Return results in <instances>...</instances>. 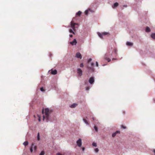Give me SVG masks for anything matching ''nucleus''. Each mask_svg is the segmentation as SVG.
<instances>
[{"label": "nucleus", "instance_id": "39", "mask_svg": "<svg viewBox=\"0 0 155 155\" xmlns=\"http://www.w3.org/2000/svg\"><path fill=\"white\" fill-rule=\"evenodd\" d=\"M38 117H39V118H38V121L39 122H40L41 121V119H40V117H39L38 115Z\"/></svg>", "mask_w": 155, "mask_h": 155}, {"label": "nucleus", "instance_id": "36", "mask_svg": "<svg viewBox=\"0 0 155 155\" xmlns=\"http://www.w3.org/2000/svg\"><path fill=\"white\" fill-rule=\"evenodd\" d=\"M106 60L108 62H109L111 61L110 59V58H109L107 59Z\"/></svg>", "mask_w": 155, "mask_h": 155}, {"label": "nucleus", "instance_id": "9", "mask_svg": "<svg viewBox=\"0 0 155 155\" xmlns=\"http://www.w3.org/2000/svg\"><path fill=\"white\" fill-rule=\"evenodd\" d=\"M70 43L72 45H76L77 43V40L75 39H74L72 41H71Z\"/></svg>", "mask_w": 155, "mask_h": 155}, {"label": "nucleus", "instance_id": "2", "mask_svg": "<svg viewBox=\"0 0 155 155\" xmlns=\"http://www.w3.org/2000/svg\"><path fill=\"white\" fill-rule=\"evenodd\" d=\"M76 25H78V24L73 23L72 21L71 22V27L72 28L73 31L76 30V28H78V27H75Z\"/></svg>", "mask_w": 155, "mask_h": 155}, {"label": "nucleus", "instance_id": "26", "mask_svg": "<svg viewBox=\"0 0 155 155\" xmlns=\"http://www.w3.org/2000/svg\"><path fill=\"white\" fill-rule=\"evenodd\" d=\"M90 87L89 86L87 87L86 88V91H88L90 89Z\"/></svg>", "mask_w": 155, "mask_h": 155}, {"label": "nucleus", "instance_id": "1", "mask_svg": "<svg viewBox=\"0 0 155 155\" xmlns=\"http://www.w3.org/2000/svg\"><path fill=\"white\" fill-rule=\"evenodd\" d=\"M52 112V110L49 109L48 108H45V109H43L42 110V113L43 114V120H45V121L47 122L49 121L52 122L50 115Z\"/></svg>", "mask_w": 155, "mask_h": 155}, {"label": "nucleus", "instance_id": "23", "mask_svg": "<svg viewBox=\"0 0 155 155\" xmlns=\"http://www.w3.org/2000/svg\"><path fill=\"white\" fill-rule=\"evenodd\" d=\"M108 55L107 54V53H106L105 54V56H104V59H107L108 58Z\"/></svg>", "mask_w": 155, "mask_h": 155}, {"label": "nucleus", "instance_id": "31", "mask_svg": "<svg viewBox=\"0 0 155 155\" xmlns=\"http://www.w3.org/2000/svg\"><path fill=\"white\" fill-rule=\"evenodd\" d=\"M94 151L96 152H97L99 151V149L98 148H95L94 150Z\"/></svg>", "mask_w": 155, "mask_h": 155}, {"label": "nucleus", "instance_id": "33", "mask_svg": "<svg viewBox=\"0 0 155 155\" xmlns=\"http://www.w3.org/2000/svg\"><path fill=\"white\" fill-rule=\"evenodd\" d=\"M114 52L115 54H116L117 52V50L116 49H114Z\"/></svg>", "mask_w": 155, "mask_h": 155}, {"label": "nucleus", "instance_id": "35", "mask_svg": "<svg viewBox=\"0 0 155 155\" xmlns=\"http://www.w3.org/2000/svg\"><path fill=\"white\" fill-rule=\"evenodd\" d=\"M92 59H91V58H89V59L88 60V62H90V61H92Z\"/></svg>", "mask_w": 155, "mask_h": 155}, {"label": "nucleus", "instance_id": "6", "mask_svg": "<svg viewBox=\"0 0 155 155\" xmlns=\"http://www.w3.org/2000/svg\"><path fill=\"white\" fill-rule=\"evenodd\" d=\"M94 64V63H91V67L87 66V68L89 70H91L92 71H94V68L93 67V66Z\"/></svg>", "mask_w": 155, "mask_h": 155}, {"label": "nucleus", "instance_id": "20", "mask_svg": "<svg viewBox=\"0 0 155 155\" xmlns=\"http://www.w3.org/2000/svg\"><path fill=\"white\" fill-rule=\"evenodd\" d=\"M37 139L38 141L40 140V134L39 132L37 134Z\"/></svg>", "mask_w": 155, "mask_h": 155}, {"label": "nucleus", "instance_id": "3", "mask_svg": "<svg viewBox=\"0 0 155 155\" xmlns=\"http://www.w3.org/2000/svg\"><path fill=\"white\" fill-rule=\"evenodd\" d=\"M108 34V33L107 32H104L102 33H101L99 32H98L97 33V34L98 36L101 39H102L103 38V35H107Z\"/></svg>", "mask_w": 155, "mask_h": 155}, {"label": "nucleus", "instance_id": "48", "mask_svg": "<svg viewBox=\"0 0 155 155\" xmlns=\"http://www.w3.org/2000/svg\"><path fill=\"white\" fill-rule=\"evenodd\" d=\"M105 65H106V64H103V66H105Z\"/></svg>", "mask_w": 155, "mask_h": 155}, {"label": "nucleus", "instance_id": "28", "mask_svg": "<svg viewBox=\"0 0 155 155\" xmlns=\"http://www.w3.org/2000/svg\"><path fill=\"white\" fill-rule=\"evenodd\" d=\"M40 90L42 92H44L45 91V90L44 89L43 87L40 88Z\"/></svg>", "mask_w": 155, "mask_h": 155}, {"label": "nucleus", "instance_id": "7", "mask_svg": "<svg viewBox=\"0 0 155 155\" xmlns=\"http://www.w3.org/2000/svg\"><path fill=\"white\" fill-rule=\"evenodd\" d=\"M77 143L78 146L79 147H81L82 145L81 139H79L77 141Z\"/></svg>", "mask_w": 155, "mask_h": 155}, {"label": "nucleus", "instance_id": "17", "mask_svg": "<svg viewBox=\"0 0 155 155\" xmlns=\"http://www.w3.org/2000/svg\"><path fill=\"white\" fill-rule=\"evenodd\" d=\"M151 37L153 38V39H155V33H152L151 35Z\"/></svg>", "mask_w": 155, "mask_h": 155}, {"label": "nucleus", "instance_id": "24", "mask_svg": "<svg viewBox=\"0 0 155 155\" xmlns=\"http://www.w3.org/2000/svg\"><path fill=\"white\" fill-rule=\"evenodd\" d=\"M69 31L70 33H72L73 34H75V33L73 31V30L72 29H70L69 30Z\"/></svg>", "mask_w": 155, "mask_h": 155}, {"label": "nucleus", "instance_id": "44", "mask_svg": "<svg viewBox=\"0 0 155 155\" xmlns=\"http://www.w3.org/2000/svg\"><path fill=\"white\" fill-rule=\"evenodd\" d=\"M153 151L154 153V155H155V149H154L153 150Z\"/></svg>", "mask_w": 155, "mask_h": 155}, {"label": "nucleus", "instance_id": "25", "mask_svg": "<svg viewBox=\"0 0 155 155\" xmlns=\"http://www.w3.org/2000/svg\"><path fill=\"white\" fill-rule=\"evenodd\" d=\"M92 145L93 146L96 147L97 146V144L96 143L93 142L92 143Z\"/></svg>", "mask_w": 155, "mask_h": 155}, {"label": "nucleus", "instance_id": "47", "mask_svg": "<svg viewBox=\"0 0 155 155\" xmlns=\"http://www.w3.org/2000/svg\"><path fill=\"white\" fill-rule=\"evenodd\" d=\"M153 101L155 102V99H153Z\"/></svg>", "mask_w": 155, "mask_h": 155}, {"label": "nucleus", "instance_id": "42", "mask_svg": "<svg viewBox=\"0 0 155 155\" xmlns=\"http://www.w3.org/2000/svg\"><path fill=\"white\" fill-rule=\"evenodd\" d=\"M85 150V148L84 147H83L82 148V150L84 151Z\"/></svg>", "mask_w": 155, "mask_h": 155}, {"label": "nucleus", "instance_id": "11", "mask_svg": "<svg viewBox=\"0 0 155 155\" xmlns=\"http://www.w3.org/2000/svg\"><path fill=\"white\" fill-rule=\"evenodd\" d=\"M120 132L119 131V130L117 131L116 132L114 133H113L112 134V136L113 137H114L116 136V134L117 133H119Z\"/></svg>", "mask_w": 155, "mask_h": 155}, {"label": "nucleus", "instance_id": "8", "mask_svg": "<svg viewBox=\"0 0 155 155\" xmlns=\"http://www.w3.org/2000/svg\"><path fill=\"white\" fill-rule=\"evenodd\" d=\"M75 57L78 58H80V59L82 58V56L80 52H77L76 54Z\"/></svg>", "mask_w": 155, "mask_h": 155}, {"label": "nucleus", "instance_id": "22", "mask_svg": "<svg viewBox=\"0 0 155 155\" xmlns=\"http://www.w3.org/2000/svg\"><path fill=\"white\" fill-rule=\"evenodd\" d=\"M28 144V142L27 141H26L24 142L23 143V144L25 146L27 145Z\"/></svg>", "mask_w": 155, "mask_h": 155}, {"label": "nucleus", "instance_id": "45", "mask_svg": "<svg viewBox=\"0 0 155 155\" xmlns=\"http://www.w3.org/2000/svg\"><path fill=\"white\" fill-rule=\"evenodd\" d=\"M116 59H117L114 58H113L112 59V60H116Z\"/></svg>", "mask_w": 155, "mask_h": 155}, {"label": "nucleus", "instance_id": "10", "mask_svg": "<svg viewBox=\"0 0 155 155\" xmlns=\"http://www.w3.org/2000/svg\"><path fill=\"white\" fill-rule=\"evenodd\" d=\"M50 87L51 89L56 88V86L55 84L54 83H51Z\"/></svg>", "mask_w": 155, "mask_h": 155}, {"label": "nucleus", "instance_id": "12", "mask_svg": "<svg viewBox=\"0 0 155 155\" xmlns=\"http://www.w3.org/2000/svg\"><path fill=\"white\" fill-rule=\"evenodd\" d=\"M57 71L56 70H51V73L53 75L56 74L57 73Z\"/></svg>", "mask_w": 155, "mask_h": 155}, {"label": "nucleus", "instance_id": "4", "mask_svg": "<svg viewBox=\"0 0 155 155\" xmlns=\"http://www.w3.org/2000/svg\"><path fill=\"white\" fill-rule=\"evenodd\" d=\"M77 73L79 76H81L82 75V71L80 68H78L77 69Z\"/></svg>", "mask_w": 155, "mask_h": 155}, {"label": "nucleus", "instance_id": "30", "mask_svg": "<svg viewBox=\"0 0 155 155\" xmlns=\"http://www.w3.org/2000/svg\"><path fill=\"white\" fill-rule=\"evenodd\" d=\"M30 151L31 153L33 151V148L32 146H31V147L30 148Z\"/></svg>", "mask_w": 155, "mask_h": 155}, {"label": "nucleus", "instance_id": "43", "mask_svg": "<svg viewBox=\"0 0 155 155\" xmlns=\"http://www.w3.org/2000/svg\"><path fill=\"white\" fill-rule=\"evenodd\" d=\"M70 37H73V35H70Z\"/></svg>", "mask_w": 155, "mask_h": 155}, {"label": "nucleus", "instance_id": "38", "mask_svg": "<svg viewBox=\"0 0 155 155\" xmlns=\"http://www.w3.org/2000/svg\"><path fill=\"white\" fill-rule=\"evenodd\" d=\"M96 65L97 67H98V63L97 62H96Z\"/></svg>", "mask_w": 155, "mask_h": 155}, {"label": "nucleus", "instance_id": "32", "mask_svg": "<svg viewBox=\"0 0 155 155\" xmlns=\"http://www.w3.org/2000/svg\"><path fill=\"white\" fill-rule=\"evenodd\" d=\"M88 10H86L85 11V13L86 15H87L88 14Z\"/></svg>", "mask_w": 155, "mask_h": 155}, {"label": "nucleus", "instance_id": "46", "mask_svg": "<svg viewBox=\"0 0 155 155\" xmlns=\"http://www.w3.org/2000/svg\"><path fill=\"white\" fill-rule=\"evenodd\" d=\"M92 119L93 120H94V117H93L92 118Z\"/></svg>", "mask_w": 155, "mask_h": 155}, {"label": "nucleus", "instance_id": "14", "mask_svg": "<svg viewBox=\"0 0 155 155\" xmlns=\"http://www.w3.org/2000/svg\"><path fill=\"white\" fill-rule=\"evenodd\" d=\"M126 45L128 46H132L133 45V43L130 42H127Z\"/></svg>", "mask_w": 155, "mask_h": 155}, {"label": "nucleus", "instance_id": "37", "mask_svg": "<svg viewBox=\"0 0 155 155\" xmlns=\"http://www.w3.org/2000/svg\"><path fill=\"white\" fill-rule=\"evenodd\" d=\"M121 127H122V128H123L124 129H125L126 128V127L124 126L123 125H122L121 126Z\"/></svg>", "mask_w": 155, "mask_h": 155}, {"label": "nucleus", "instance_id": "29", "mask_svg": "<svg viewBox=\"0 0 155 155\" xmlns=\"http://www.w3.org/2000/svg\"><path fill=\"white\" fill-rule=\"evenodd\" d=\"M94 129L96 131H97L98 129L97 127L96 126H94Z\"/></svg>", "mask_w": 155, "mask_h": 155}, {"label": "nucleus", "instance_id": "41", "mask_svg": "<svg viewBox=\"0 0 155 155\" xmlns=\"http://www.w3.org/2000/svg\"><path fill=\"white\" fill-rule=\"evenodd\" d=\"M123 7L126 8L127 7V5H124L123 6Z\"/></svg>", "mask_w": 155, "mask_h": 155}, {"label": "nucleus", "instance_id": "13", "mask_svg": "<svg viewBox=\"0 0 155 155\" xmlns=\"http://www.w3.org/2000/svg\"><path fill=\"white\" fill-rule=\"evenodd\" d=\"M78 104L76 103H73L70 106L71 108H73L75 107Z\"/></svg>", "mask_w": 155, "mask_h": 155}, {"label": "nucleus", "instance_id": "27", "mask_svg": "<svg viewBox=\"0 0 155 155\" xmlns=\"http://www.w3.org/2000/svg\"><path fill=\"white\" fill-rule=\"evenodd\" d=\"M44 154H45V152H44V151H42L41 152L39 155H44Z\"/></svg>", "mask_w": 155, "mask_h": 155}, {"label": "nucleus", "instance_id": "16", "mask_svg": "<svg viewBox=\"0 0 155 155\" xmlns=\"http://www.w3.org/2000/svg\"><path fill=\"white\" fill-rule=\"evenodd\" d=\"M146 31L147 32H149L150 31V29L148 27H147L146 28Z\"/></svg>", "mask_w": 155, "mask_h": 155}, {"label": "nucleus", "instance_id": "49", "mask_svg": "<svg viewBox=\"0 0 155 155\" xmlns=\"http://www.w3.org/2000/svg\"><path fill=\"white\" fill-rule=\"evenodd\" d=\"M109 52H110L109 51H108V53Z\"/></svg>", "mask_w": 155, "mask_h": 155}, {"label": "nucleus", "instance_id": "34", "mask_svg": "<svg viewBox=\"0 0 155 155\" xmlns=\"http://www.w3.org/2000/svg\"><path fill=\"white\" fill-rule=\"evenodd\" d=\"M80 67H83V66H84V65H83V63H81L80 64Z\"/></svg>", "mask_w": 155, "mask_h": 155}, {"label": "nucleus", "instance_id": "15", "mask_svg": "<svg viewBox=\"0 0 155 155\" xmlns=\"http://www.w3.org/2000/svg\"><path fill=\"white\" fill-rule=\"evenodd\" d=\"M83 121H84V122L87 125H89V123L87 121V120L85 119H84V118H83Z\"/></svg>", "mask_w": 155, "mask_h": 155}, {"label": "nucleus", "instance_id": "5", "mask_svg": "<svg viewBox=\"0 0 155 155\" xmlns=\"http://www.w3.org/2000/svg\"><path fill=\"white\" fill-rule=\"evenodd\" d=\"M89 82L90 84H93L94 82V77H91L89 79Z\"/></svg>", "mask_w": 155, "mask_h": 155}, {"label": "nucleus", "instance_id": "21", "mask_svg": "<svg viewBox=\"0 0 155 155\" xmlns=\"http://www.w3.org/2000/svg\"><path fill=\"white\" fill-rule=\"evenodd\" d=\"M31 146L33 147V148L35 150H36L37 148V147L35 146L33 144H32L31 145Z\"/></svg>", "mask_w": 155, "mask_h": 155}, {"label": "nucleus", "instance_id": "40", "mask_svg": "<svg viewBox=\"0 0 155 155\" xmlns=\"http://www.w3.org/2000/svg\"><path fill=\"white\" fill-rule=\"evenodd\" d=\"M57 155H62L60 153H58L57 154Z\"/></svg>", "mask_w": 155, "mask_h": 155}, {"label": "nucleus", "instance_id": "18", "mask_svg": "<svg viewBox=\"0 0 155 155\" xmlns=\"http://www.w3.org/2000/svg\"><path fill=\"white\" fill-rule=\"evenodd\" d=\"M118 5V3L117 2L115 3L113 5V8H116Z\"/></svg>", "mask_w": 155, "mask_h": 155}, {"label": "nucleus", "instance_id": "19", "mask_svg": "<svg viewBox=\"0 0 155 155\" xmlns=\"http://www.w3.org/2000/svg\"><path fill=\"white\" fill-rule=\"evenodd\" d=\"M82 12L81 11H79L78 12H77L76 15H78L79 16H80Z\"/></svg>", "mask_w": 155, "mask_h": 155}]
</instances>
